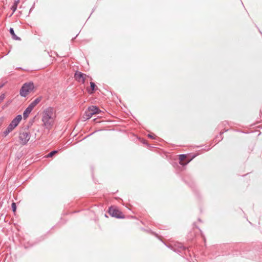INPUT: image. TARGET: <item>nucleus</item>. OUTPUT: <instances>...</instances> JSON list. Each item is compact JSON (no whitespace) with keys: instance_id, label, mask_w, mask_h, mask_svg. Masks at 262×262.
<instances>
[{"instance_id":"1","label":"nucleus","mask_w":262,"mask_h":262,"mask_svg":"<svg viewBox=\"0 0 262 262\" xmlns=\"http://www.w3.org/2000/svg\"><path fill=\"white\" fill-rule=\"evenodd\" d=\"M56 114L54 109L49 107L42 113V121L43 126L47 129H50L54 124Z\"/></svg>"},{"instance_id":"11","label":"nucleus","mask_w":262,"mask_h":262,"mask_svg":"<svg viewBox=\"0 0 262 262\" xmlns=\"http://www.w3.org/2000/svg\"><path fill=\"white\" fill-rule=\"evenodd\" d=\"M90 87H91V90L90 89H88V92L90 93V94H92L93 93L94 90H95V88L96 87L95 84L94 82H90Z\"/></svg>"},{"instance_id":"15","label":"nucleus","mask_w":262,"mask_h":262,"mask_svg":"<svg viewBox=\"0 0 262 262\" xmlns=\"http://www.w3.org/2000/svg\"><path fill=\"white\" fill-rule=\"evenodd\" d=\"M19 2V0H18L17 2H15L13 6L12 7V9L13 10V11H15L17 7V4Z\"/></svg>"},{"instance_id":"5","label":"nucleus","mask_w":262,"mask_h":262,"mask_svg":"<svg viewBox=\"0 0 262 262\" xmlns=\"http://www.w3.org/2000/svg\"><path fill=\"white\" fill-rule=\"evenodd\" d=\"M102 111L96 106L92 105L88 107L85 112L86 119H89L92 117L93 115L100 114Z\"/></svg>"},{"instance_id":"14","label":"nucleus","mask_w":262,"mask_h":262,"mask_svg":"<svg viewBox=\"0 0 262 262\" xmlns=\"http://www.w3.org/2000/svg\"><path fill=\"white\" fill-rule=\"evenodd\" d=\"M58 152L57 150H54L50 152L47 156V158L52 157Z\"/></svg>"},{"instance_id":"17","label":"nucleus","mask_w":262,"mask_h":262,"mask_svg":"<svg viewBox=\"0 0 262 262\" xmlns=\"http://www.w3.org/2000/svg\"><path fill=\"white\" fill-rule=\"evenodd\" d=\"M154 136H155L154 135H150V134L148 135V137H150V138L154 139Z\"/></svg>"},{"instance_id":"16","label":"nucleus","mask_w":262,"mask_h":262,"mask_svg":"<svg viewBox=\"0 0 262 262\" xmlns=\"http://www.w3.org/2000/svg\"><path fill=\"white\" fill-rule=\"evenodd\" d=\"M12 208L13 212L15 213L16 212V204L15 203H13L12 204Z\"/></svg>"},{"instance_id":"8","label":"nucleus","mask_w":262,"mask_h":262,"mask_svg":"<svg viewBox=\"0 0 262 262\" xmlns=\"http://www.w3.org/2000/svg\"><path fill=\"white\" fill-rule=\"evenodd\" d=\"M108 213L111 216L113 217L117 218L123 217L122 212L117 208L114 207H111L110 208Z\"/></svg>"},{"instance_id":"3","label":"nucleus","mask_w":262,"mask_h":262,"mask_svg":"<svg viewBox=\"0 0 262 262\" xmlns=\"http://www.w3.org/2000/svg\"><path fill=\"white\" fill-rule=\"evenodd\" d=\"M22 119V116L20 115H17L10 123L8 127L3 132V135L6 137L18 125Z\"/></svg>"},{"instance_id":"6","label":"nucleus","mask_w":262,"mask_h":262,"mask_svg":"<svg viewBox=\"0 0 262 262\" xmlns=\"http://www.w3.org/2000/svg\"><path fill=\"white\" fill-rule=\"evenodd\" d=\"M19 143L21 145H24L27 143L30 138V135L28 131H23L20 132L19 135Z\"/></svg>"},{"instance_id":"18","label":"nucleus","mask_w":262,"mask_h":262,"mask_svg":"<svg viewBox=\"0 0 262 262\" xmlns=\"http://www.w3.org/2000/svg\"><path fill=\"white\" fill-rule=\"evenodd\" d=\"M2 122H3V121L0 120V126L2 125Z\"/></svg>"},{"instance_id":"13","label":"nucleus","mask_w":262,"mask_h":262,"mask_svg":"<svg viewBox=\"0 0 262 262\" xmlns=\"http://www.w3.org/2000/svg\"><path fill=\"white\" fill-rule=\"evenodd\" d=\"M10 33L11 34V35L12 36V38L14 39L18 40H20V38L19 37H17L15 35V34L14 33V30H13V29L12 28H10Z\"/></svg>"},{"instance_id":"2","label":"nucleus","mask_w":262,"mask_h":262,"mask_svg":"<svg viewBox=\"0 0 262 262\" xmlns=\"http://www.w3.org/2000/svg\"><path fill=\"white\" fill-rule=\"evenodd\" d=\"M22 119V116L20 115H17L10 123L8 127L3 132V135L6 137L18 125Z\"/></svg>"},{"instance_id":"7","label":"nucleus","mask_w":262,"mask_h":262,"mask_svg":"<svg viewBox=\"0 0 262 262\" xmlns=\"http://www.w3.org/2000/svg\"><path fill=\"white\" fill-rule=\"evenodd\" d=\"M74 77L75 79L79 82H82V83H84L85 82V80L88 78H90V80H92V78L91 77H90L89 76L86 75V74H84L80 72L76 71L75 73Z\"/></svg>"},{"instance_id":"4","label":"nucleus","mask_w":262,"mask_h":262,"mask_svg":"<svg viewBox=\"0 0 262 262\" xmlns=\"http://www.w3.org/2000/svg\"><path fill=\"white\" fill-rule=\"evenodd\" d=\"M34 86L32 82L25 83L20 90L19 94L22 97H26L30 93L33 91Z\"/></svg>"},{"instance_id":"10","label":"nucleus","mask_w":262,"mask_h":262,"mask_svg":"<svg viewBox=\"0 0 262 262\" xmlns=\"http://www.w3.org/2000/svg\"><path fill=\"white\" fill-rule=\"evenodd\" d=\"M40 98H37L33 101H32L30 104L29 105L31 107L34 108V107L40 101Z\"/></svg>"},{"instance_id":"9","label":"nucleus","mask_w":262,"mask_h":262,"mask_svg":"<svg viewBox=\"0 0 262 262\" xmlns=\"http://www.w3.org/2000/svg\"><path fill=\"white\" fill-rule=\"evenodd\" d=\"M33 108L31 107L30 105L25 110L23 114V117L25 119L27 118L29 114L31 112Z\"/></svg>"},{"instance_id":"12","label":"nucleus","mask_w":262,"mask_h":262,"mask_svg":"<svg viewBox=\"0 0 262 262\" xmlns=\"http://www.w3.org/2000/svg\"><path fill=\"white\" fill-rule=\"evenodd\" d=\"M186 158V156L185 155H181L180 156L179 159L180 160V164L181 165H185L186 164H187L190 161H189L186 163H183V161Z\"/></svg>"}]
</instances>
